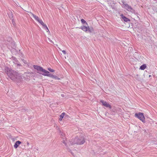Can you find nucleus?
Listing matches in <instances>:
<instances>
[{
  "mask_svg": "<svg viewBox=\"0 0 157 157\" xmlns=\"http://www.w3.org/2000/svg\"><path fill=\"white\" fill-rule=\"evenodd\" d=\"M121 18L125 22H128V21H130V20L128 18L126 17L123 14L121 15Z\"/></svg>",
  "mask_w": 157,
  "mask_h": 157,
  "instance_id": "0eeeda50",
  "label": "nucleus"
},
{
  "mask_svg": "<svg viewBox=\"0 0 157 157\" xmlns=\"http://www.w3.org/2000/svg\"><path fill=\"white\" fill-rule=\"evenodd\" d=\"M48 70L51 72H54L55 71L53 69L49 68H48Z\"/></svg>",
  "mask_w": 157,
  "mask_h": 157,
  "instance_id": "aec40b11",
  "label": "nucleus"
},
{
  "mask_svg": "<svg viewBox=\"0 0 157 157\" xmlns=\"http://www.w3.org/2000/svg\"><path fill=\"white\" fill-rule=\"evenodd\" d=\"M62 52L64 54H66V52L65 50H63L62 51Z\"/></svg>",
  "mask_w": 157,
  "mask_h": 157,
  "instance_id": "5701e85b",
  "label": "nucleus"
},
{
  "mask_svg": "<svg viewBox=\"0 0 157 157\" xmlns=\"http://www.w3.org/2000/svg\"><path fill=\"white\" fill-rule=\"evenodd\" d=\"M100 102L102 103L103 106L107 108H109L110 109H111V106L109 103H107L106 101L101 100L100 101Z\"/></svg>",
  "mask_w": 157,
  "mask_h": 157,
  "instance_id": "39448f33",
  "label": "nucleus"
},
{
  "mask_svg": "<svg viewBox=\"0 0 157 157\" xmlns=\"http://www.w3.org/2000/svg\"><path fill=\"white\" fill-rule=\"evenodd\" d=\"M9 39H10V40H11V38H10V37H9Z\"/></svg>",
  "mask_w": 157,
  "mask_h": 157,
  "instance_id": "a878e982",
  "label": "nucleus"
},
{
  "mask_svg": "<svg viewBox=\"0 0 157 157\" xmlns=\"http://www.w3.org/2000/svg\"><path fill=\"white\" fill-rule=\"evenodd\" d=\"M135 116L140 119L143 122L145 123V117L143 113H136L135 114Z\"/></svg>",
  "mask_w": 157,
  "mask_h": 157,
  "instance_id": "7ed1b4c3",
  "label": "nucleus"
},
{
  "mask_svg": "<svg viewBox=\"0 0 157 157\" xmlns=\"http://www.w3.org/2000/svg\"><path fill=\"white\" fill-rule=\"evenodd\" d=\"M44 75V76H49L50 77H51L52 78H53V75H52V74H51V73H50L49 74H48V75Z\"/></svg>",
  "mask_w": 157,
  "mask_h": 157,
  "instance_id": "a211bd4d",
  "label": "nucleus"
},
{
  "mask_svg": "<svg viewBox=\"0 0 157 157\" xmlns=\"http://www.w3.org/2000/svg\"><path fill=\"white\" fill-rule=\"evenodd\" d=\"M135 78L138 80H141V78L140 77V76L138 75H136L135 76Z\"/></svg>",
  "mask_w": 157,
  "mask_h": 157,
  "instance_id": "dca6fc26",
  "label": "nucleus"
},
{
  "mask_svg": "<svg viewBox=\"0 0 157 157\" xmlns=\"http://www.w3.org/2000/svg\"><path fill=\"white\" fill-rule=\"evenodd\" d=\"M21 143V142L20 141H17L14 145V147L15 148H17L18 147L19 145H20Z\"/></svg>",
  "mask_w": 157,
  "mask_h": 157,
  "instance_id": "6e6552de",
  "label": "nucleus"
},
{
  "mask_svg": "<svg viewBox=\"0 0 157 157\" xmlns=\"http://www.w3.org/2000/svg\"><path fill=\"white\" fill-rule=\"evenodd\" d=\"M146 67V66L145 64H143L141 65L140 69L142 70H144Z\"/></svg>",
  "mask_w": 157,
  "mask_h": 157,
  "instance_id": "ddd939ff",
  "label": "nucleus"
},
{
  "mask_svg": "<svg viewBox=\"0 0 157 157\" xmlns=\"http://www.w3.org/2000/svg\"><path fill=\"white\" fill-rule=\"evenodd\" d=\"M39 23H40L44 27V28L45 29H46V30L48 32V31H49L48 28L46 26V25L42 21L41 19H39L38 21Z\"/></svg>",
  "mask_w": 157,
  "mask_h": 157,
  "instance_id": "423d86ee",
  "label": "nucleus"
},
{
  "mask_svg": "<svg viewBox=\"0 0 157 157\" xmlns=\"http://www.w3.org/2000/svg\"><path fill=\"white\" fill-rule=\"evenodd\" d=\"M62 142L67 147H68L67 144L65 143V140H63Z\"/></svg>",
  "mask_w": 157,
  "mask_h": 157,
  "instance_id": "4be33fe9",
  "label": "nucleus"
},
{
  "mask_svg": "<svg viewBox=\"0 0 157 157\" xmlns=\"http://www.w3.org/2000/svg\"><path fill=\"white\" fill-rule=\"evenodd\" d=\"M40 73L42 74L44 76V75H48L50 74V73L48 71L44 69L43 73Z\"/></svg>",
  "mask_w": 157,
  "mask_h": 157,
  "instance_id": "9b49d317",
  "label": "nucleus"
},
{
  "mask_svg": "<svg viewBox=\"0 0 157 157\" xmlns=\"http://www.w3.org/2000/svg\"><path fill=\"white\" fill-rule=\"evenodd\" d=\"M125 6L126 7V9L128 11H131L132 10V8L131 7L129 6L128 4H125Z\"/></svg>",
  "mask_w": 157,
  "mask_h": 157,
  "instance_id": "1a4fd4ad",
  "label": "nucleus"
},
{
  "mask_svg": "<svg viewBox=\"0 0 157 157\" xmlns=\"http://www.w3.org/2000/svg\"><path fill=\"white\" fill-rule=\"evenodd\" d=\"M5 70V72L9 77L12 80L16 81L19 77V74L17 72L10 69L9 67H6Z\"/></svg>",
  "mask_w": 157,
  "mask_h": 157,
  "instance_id": "f257e3e1",
  "label": "nucleus"
},
{
  "mask_svg": "<svg viewBox=\"0 0 157 157\" xmlns=\"http://www.w3.org/2000/svg\"><path fill=\"white\" fill-rule=\"evenodd\" d=\"M53 78L55 79H58V80H60V78L54 75H53Z\"/></svg>",
  "mask_w": 157,
  "mask_h": 157,
  "instance_id": "412c9836",
  "label": "nucleus"
},
{
  "mask_svg": "<svg viewBox=\"0 0 157 157\" xmlns=\"http://www.w3.org/2000/svg\"><path fill=\"white\" fill-rule=\"evenodd\" d=\"M151 77V75H149V77Z\"/></svg>",
  "mask_w": 157,
  "mask_h": 157,
  "instance_id": "393cba45",
  "label": "nucleus"
},
{
  "mask_svg": "<svg viewBox=\"0 0 157 157\" xmlns=\"http://www.w3.org/2000/svg\"><path fill=\"white\" fill-rule=\"evenodd\" d=\"M33 67L35 69L39 71L42 72V73L43 72L44 70L42 67L39 66L34 65Z\"/></svg>",
  "mask_w": 157,
  "mask_h": 157,
  "instance_id": "20e7f679",
  "label": "nucleus"
},
{
  "mask_svg": "<svg viewBox=\"0 0 157 157\" xmlns=\"http://www.w3.org/2000/svg\"><path fill=\"white\" fill-rule=\"evenodd\" d=\"M31 13L33 17L37 21H38L40 19L38 16L35 15L34 14L32 13Z\"/></svg>",
  "mask_w": 157,
  "mask_h": 157,
  "instance_id": "f8f14e48",
  "label": "nucleus"
},
{
  "mask_svg": "<svg viewBox=\"0 0 157 157\" xmlns=\"http://www.w3.org/2000/svg\"><path fill=\"white\" fill-rule=\"evenodd\" d=\"M88 26L86 27L84 25H82L80 27V29H81L83 31L86 32L88 31Z\"/></svg>",
  "mask_w": 157,
  "mask_h": 157,
  "instance_id": "9d476101",
  "label": "nucleus"
},
{
  "mask_svg": "<svg viewBox=\"0 0 157 157\" xmlns=\"http://www.w3.org/2000/svg\"><path fill=\"white\" fill-rule=\"evenodd\" d=\"M85 142L84 138L83 137H76L74 140L73 142L72 141H70L68 143L69 146L73 145V144H76L78 145H81L83 144Z\"/></svg>",
  "mask_w": 157,
  "mask_h": 157,
  "instance_id": "f03ea898",
  "label": "nucleus"
},
{
  "mask_svg": "<svg viewBox=\"0 0 157 157\" xmlns=\"http://www.w3.org/2000/svg\"><path fill=\"white\" fill-rule=\"evenodd\" d=\"M81 22L82 24H86V25H88V24H87V23L86 22V21H85V20L83 19H82L81 20Z\"/></svg>",
  "mask_w": 157,
  "mask_h": 157,
  "instance_id": "f3484780",
  "label": "nucleus"
},
{
  "mask_svg": "<svg viewBox=\"0 0 157 157\" xmlns=\"http://www.w3.org/2000/svg\"><path fill=\"white\" fill-rule=\"evenodd\" d=\"M94 31L92 27H89L88 26V31L90 33H92Z\"/></svg>",
  "mask_w": 157,
  "mask_h": 157,
  "instance_id": "4468645a",
  "label": "nucleus"
},
{
  "mask_svg": "<svg viewBox=\"0 0 157 157\" xmlns=\"http://www.w3.org/2000/svg\"><path fill=\"white\" fill-rule=\"evenodd\" d=\"M68 150L69 151H70L71 153V154L73 155L72 153V151H71V150H70V149H68Z\"/></svg>",
  "mask_w": 157,
  "mask_h": 157,
  "instance_id": "b1692460",
  "label": "nucleus"
},
{
  "mask_svg": "<svg viewBox=\"0 0 157 157\" xmlns=\"http://www.w3.org/2000/svg\"><path fill=\"white\" fill-rule=\"evenodd\" d=\"M65 115V113H61V114L60 115L59 117H60L59 120L61 121L62 119L63 118L64 116Z\"/></svg>",
  "mask_w": 157,
  "mask_h": 157,
  "instance_id": "2eb2a0df",
  "label": "nucleus"
},
{
  "mask_svg": "<svg viewBox=\"0 0 157 157\" xmlns=\"http://www.w3.org/2000/svg\"><path fill=\"white\" fill-rule=\"evenodd\" d=\"M13 59L14 60V61L13 62V63H16L18 62V60L17 59L14 57H12Z\"/></svg>",
  "mask_w": 157,
  "mask_h": 157,
  "instance_id": "6ab92c4d",
  "label": "nucleus"
}]
</instances>
